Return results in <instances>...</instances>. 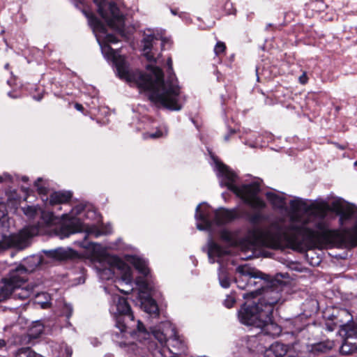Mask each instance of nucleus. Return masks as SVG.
<instances>
[{
    "label": "nucleus",
    "mask_w": 357,
    "mask_h": 357,
    "mask_svg": "<svg viewBox=\"0 0 357 357\" xmlns=\"http://www.w3.org/2000/svg\"><path fill=\"white\" fill-rule=\"evenodd\" d=\"M208 257L211 264L217 262L220 265L219 269H221L223 256L228 253L227 250L221 248L211 239L208 243Z\"/></svg>",
    "instance_id": "nucleus-15"
},
{
    "label": "nucleus",
    "mask_w": 357,
    "mask_h": 357,
    "mask_svg": "<svg viewBox=\"0 0 357 357\" xmlns=\"http://www.w3.org/2000/svg\"><path fill=\"white\" fill-rule=\"evenodd\" d=\"M57 347L59 350L54 353L53 355L55 357H71L73 354L71 347L65 344H62L61 345L55 344V349H57Z\"/></svg>",
    "instance_id": "nucleus-26"
},
{
    "label": "nucleus",
    "mask_w": 357,
    "mask_h": 357,
    "mask_svg": "<svg viewBox=\"0 0 357 357\" xmlns=\"http://www.w3.org/2000/svg\"><path fill=\"white\" fill-rule=\"evenodd\" d=\"M14 357H43L40 354L36 353L29 347L20 348L15 353Z\"/></svg>",
    "instance_id": "nucleus-28"
},
{
    "label": "nucleus",
    "mask_w": 357,
    "mask_h": 357,
    "mask_svg": "<svg viewBox=\"0 0 357 357\" xmlns=\"http://www.w3.org/2000/svg\"><path fill=\"white\" fill-rule=\"evenodd\" d=\"M266 344H268L263 338V334L259 333L256 335L248 337L246 340L247 348L253 353H263Z\"/></svg>",
    "instance_id": "nucleus-17"
},
{
    "label": "nucleus",
    "mask_w": 357,
    "mask_h": 357,
    "mask_svg": "<svg viewBox=\"0 0 357 357\" xmlns=\"http://www.w3.org/2000/svg\"><path fill=\"white\" fill-rule=\"evenodd\" d=\"M72 197L70 192H54L50 196L49 204L54 206L68 202Z\"/></svg>",
    "instance_id": "nucleus-23"
},
{
    "label": "nucleus",
    "mask_w": 357,
    "mask_h": 357,
    "mask_svg": "<svg viewBox=\"0 0 357 357\" xmlns=\"http://www.w3.org/2000/svg\"><path fill=\"white\" fill-rule=\"evenodd\" d=\"M121 292L124 293L125 295H128V293H129V291H121Z\"/></svg>",
    "instance_id": "nucleus-51"
},
{
    "label": "nucleus",
    "mask_w": 357,
    "mask_h": 357,
    "mask_svg": "<svg viewBox=\"0 0 357 357\" xmlns=\"http://www.w3.org/2000/svg\"><path fill=\"white\" fill-rule=\"evenodd\" d=\"M38 208L35 206H28L24 208V213L26 215L33 218L38 211ZM40 210L41 219L43 220L45 225L47 227H52L61 224L62 221L66 220L70 215L68 214L62 215L61 218L55 216L52 212L45 210Z\"/></svg>",
    "instance_id": "nucleus-11"
},
{
    "label": "nucleus",
    "mask_w": 357,
    "mask_h": 357,
    "mask_svg": "<svg viewBox=\"0 0 357 357\" xmlns=\"http://www.w3.org/2000/svg\"><path fill=\"white\" fill-rule=\"evenodd\" d=\"M266 196L273 207L280 209L285 208L286 202L283 195H278L273 192H268L266 193Z\"/></svg>",
    "instance_id": "nucleus-24"
},
{
    "label": "nucleus",
    "mask_w": 357,
    "mask_h": 357,
    "mask_svg": "<svg viewBox=\"0 0 357 357\" xmlns=\"http://www.w3.org/2000/svg\"><path fill=\"white\" fill-rule=\"evenodd\" d=\"M38 233V227L29 226L24 228L17 234L4 236L2 241L0 242V249H6L10 247L22 249L26 246L28 240Z\"/></svg>",
    "instance_id": "nucleus-10"
},
{
    "label": "nucleus",
    "mask_w": 357,
    "mask_h": 357,
    "mask_svg": "<svg viewBox=\"0 0 357 357\" xmlns=\"http://www.w3.org/2000/svg\"><path fill=\"white\" fill-rule=\"evenodd\" d=\"M104 357H114V356L112 354H107L104 356Z\"/></svg>",
    "instance_id": "nucleus-49"
},
{
    "label": "nucleus",
    "mask_w": 357,
    "mask_h": 357,
    "mask_svg": "<svg viewBox=\"0 0 357 357\" xmlns=\"http://www.w3.org/2000/svg\"><path fill=\"white\" fill-rule=\"evenodd\" d=\"M46 255L56 260H66L72 259L76 255V252L70 248H59L55 250L45 252Z\"/></svg>",
    "instance_id": "nucleus-20"
},
{
    "label": "nucleus",
    "mask_w": 357,
    "mask_h": 357,
    "mask_svg": "<svg viewBox=\"0 0 357 357\" xmlns=\"http://www.w3.org/2000/svg\"><path fill=\"white\" fill-rule=\"evenodd\" d=\"M341 313H342V314H347V315H348L349 317H351V316H350V314H348V312H347V311H346V310H342V311H341Z\"/></svg>",
    "instance_id": "nucleus-48"
},
{
    "label": "nucleus",
    "mask_w": 357,
    "mask_h": 357,
    "mask_svg": "<svg viewBox=\"0 0 357 357\" xmlns=\"http://www.w3.org/2000/svg\"><path fill=\"white\" fill-rule=\"evenodd\" d=\"M342 326H344L345 337L340 351L342 354L349 355L357 351V333L353 324L344 325L343 324Z\"/></svg>",
    "instance_id": "nucleus-13"
},
{
    "label": "nucleus",
    "mask_w": 357,
    "mask_h": 357,
    "mask_svg": "<svg viewBox=\"0 0 357 357\" xmlns=\"http://www.w3.org/2000/svg\"><path fill=\"white\" fill-rule=\"evenodd\" d=\"M63 313L69 319L73 314V307L70 304L65 303L63 307Z\"/></svg>",
    "instance_id": "nucleus-36"
},
{
    "label": "nucleus",
    "mask_w": 357,
    "mask_h": 357,
    "mask_svg": "<svg viewBox=\"0 0 357 357\" xmlns=\"http://www.w3.org/2000/svg\"><path fill=\"white\" fill-rule=\"evenodd\" d=\"M136 283L137 284H141V281L139 279H137V281H136Z\"/></svg>",
    "instance_id": "nucleus-50"
},
{
    "label": "nucleus",
    "mask_w": 357,
    "mask_h": 357,
    "mask_svg": "<svg viewBox=\"0 0 357 357\" xmlns=\"http://www.w3.org/2000/svg\"><path fill=\"white\" fill-rule=\"evenodd\" d=\"M16 291H0V303L15 299Z\"/></svg>",
    "instance_id": "nucleus-32"
},
{
    "label": "nucleus",
    "mask_w": 357,
    "mask_h": 357,
    "mask_svg": "<svg viewBox=\"0 0 357 357\" xmlns=\"http://www.w3.org/2000/svg\"><path fill=\"white\" fill-rule=\"evenodd\" d=\"M219 281L220 286L224 288L227 289L229 287L230 281L228 279V278L225 275H222V273H219Z\"/></svg>",
    "instance_id": "nucleus-35"
},
{
    "label": "nucleus",
    "mask_w": 357,
    "mask_h": 357,
    "mask_svg": "<svg viewBox=\"0 0 357 357\" xmlns=\"http://www.w3.org/2000/svg\"><path fill=\"white\" fill-rule=\"evenodd\" d=\"M225 44L222 42L218 41L214 47L215 54L216 56H220V54L225 52Z\"/></svg>",
    "instance_id": "nucleus-34"
},
{
    "label": "nucleus",
    "mask_w": 357,
    "mask_h": 357,
    "mask_svg": "<svg viewBox=\"0 0 357 357\" xmlns=\"http://www.w3.org/2000/svg\"><path fill=\"white\" fill-rule=\"evenodd\" d=\"M3 353L2 352H0V356H2Z\"/></svg>",
    "instance_id": "nucleus-56"
},
{
    "label": "nucleus",
    "mask_w": 357,
    "mask_h": 357,
    "mask_svg": "<svg viewBox=\"0 0 357 357\" xmlns=\"http://www.w3.org/2000/svg\"><path fill=\"white\" fill-rule=\"evenodd\" d=\"M245 299L257 300L248 304V301L243 305L238 312L240 321L248 326L259 328L260 334L267 344L269 339L278 336L281 327L273 321L272 314L274 305L281 301V291H249L243 294Z\"/></svg>",
    "instance_id": "nucleus-3"
},
{
    "label": "nucleus",
    "mask_w": 357,
    "mask_h": 357,
    "mask_svg": "<svg viewBox=\"0 0 357 357\" xmlns=\"http://www.w3.org/2000/svg\"><path fill=\"white\" fill-rule=\"evenodd\" d=\"M82 210H83L82 206H76L75 208H73V210L71 211V216L80 213Z\"/></svg>",
    "instance_id": "nucleus-40"
},
{
    "label": "nucleus",
    "mask_w": 357,
    "mask_h": 357,
    "mask_svg": "<svg viewBox=\"0 0 357 357\" xmlns=\"http://www.w3.org/2000/svg\"><path fill=\"white\" fill-rule=\"evenodd\" d=\"M342 326H344L345 337L340 351L342 354L349 355L357 351V333L353 324L344 325L343 324Z\"/></svg>",
    "instance_id": "nucleus-12"
},
{
    "label": "nucleus",
    "mask_w": 357,
    "mask_h": 357,
    "mask_svg": "<svg viewBox=\"0 0 357 357\" xmlns=\"http://www.w3.org/2000/svg\"><path fill=\"white\" fill-rule=\"evenodd\" d=\"M168 130L165 127L159 128L157 131L153 133H145L144 134V139L153 138L157 139L165 137L167 135Z\"/></svg>",
    "instance_id": "nucleus-29"
},
{
    "label": "nucleus",
    "mask_w": 357,
    "mask_h": 357,
    "mask_svg": "<svg viewBox=\"0 0 357 357\" xmlns=\"http://www.w3.org/2000/svg\"><path fill=\"white\" fill-rule=\"evenodd\" d=\"M11 177L8 174H3L2 176L0 175V183L6 181V180H10Z\"/></svg>",
    "instance_id": "nucleus-41"
},
{
    "label": "nucleus",
    "mask_w": 357,
    "mask_h": 357,
    "mask_svg": "<svg viewBox=\"0 0 357 357\" xmlns=\"http://www.w3.org/2000/svg\"><path fill=\"white\" fill-rule=\"evenodd\" d=\"M220 235L221 239H222L223 241H225L229 243H231V244H233L235 243L233 234L231 233L230 231H229L228 230L222 229L220 231Z\"/></svg>",
    "instance_id": "nucleus-30"
},
{
    "label": "nucleus",
    "mask_w": 357,
    "mask_h": 357,
    "mask_svg": "<svg viewBox=\"0 0 357 357\" xmlns=\"http://www.w3.org/2000/svg\"><path fill=\"white\" fill-rule=\"evenodd\" d=\"M289 206V225L276 221L265 228L252 229L247 236L248 243L253 247L275 249L322 248L342 241L344 236L338 229H330L324 220L327 213L331 211L339 215L341 225L354 213L352 205L340 198L334 199L331 205L324 201L307 205L303 199L295 198Z\"/></svg>",
    "instance_id": "nucleus-1"
},
{
    "label": "nucleus",
    "mask_w": 357,
    "mask_h": 357,
    "mask_svg": "<svg viewBox=\"0 0 357 357\" xmlns=\"http://www.w3.org/2000/svg\"><path fill=\"white\" fill-rule=\"evenodd\" d=\"M236 303V295L234 291H231L224 301V305L227 308H231Z\"/></svg>",
    "instance_id": "nucleus-33"
},
{
    "label": "nucleus",
    "mask_w": 357,
    "mask_h": 357,
    "mask_svg": "<svg viewBox=\"0 0 357 357\" xmlns=\"http://www.w3.org/2000/svg\"><path fill=\"white\" fill-rule=\"evenodd\" d=\"M75 107L79 111H82L83 109V106L79 103H76L75 105Z\"/></svg>",
    "instance_id": "nucleus-43"
},
{
    "label": "nucleus",
    "mask_w": 357,
    "mask_h": 357,
    "mask_svg": "<svg viewBox=\"0 0 357 357\" xmlns=\"http://www.w3.org/2000/svg\"><path fill=\"white\" fill-rule=\"evenodd\" d=\"M158 40L153 35L146 36L143 40V54L149 61L156 62L157 57L153 51L155 40Z\"/></svg>",
    "instance_id": "nucleus-19"
},
{
    "label": "nucleus",
    "mask_w": 357,
    "mask_h": 357,
    "mask_svg": "<svg viewBox=\"0 0 357 357\" xmlns=\"http://www.w3.org/2000/svg\"><path fill=\"white\" fill-rule=\"evenodd\" d=\"M6 351H7L6 342L3 339H0V352H2L3 354V353L6 352Z\"/></svg>",
    "instance_id": "nucleus-39"
},
{
    "label": "nucleus",
    "mask_w": 357,
    "mask_h": 357,
    "mask_svg": "<svg viewBox=\"0 0 357 357\" xmlns=\"http://www.w3.org/2000/svg\"><path fill=\"white\" fill-rule=\"evenodd\" d=\"M75 6L79 8L88 19L89 26L93 29L100 46L105 58L114 64L119 77L130 84H135L141 90L147 91L149 99L156 105H162L174 111L181 109L185 102V96L181 92L172 67L171 57L167 59V74L164 79L162 70L152 65L147 66L149 73L140 71H130L124 57L114 51L109 43H116L118 40L113 34L107 33V28L91 12L85 8L84 0H75ZM97 11L105 21L107 26L126 37L125 31V16L117 4L112 0H93Z\"/></svg>",
    "instance_id": "nucleus-2"
},
{
    "label": "nucleus",
    "mask_w": 357,
    "mask_h": 357,
    "mask_svg": "<svg viewBox=\"0 0 357 357\" xmlns=\"http://www.w3.org/2000/svg\"><path fill=\"white\" fill-rule=\"evenodd\" d=\"M151 291H137V303L140 307L151 317L155 318L159 314L158 306L152 298Z\"/></svg>",
    "instance_id": "nucleus-14"
},
{
    "label": "nucleus",
    "mask_w": 357,
    "mask_h": 357,
    "mask_svg": "<svg viewBox=\"0 0 357 357\" xmlns=\"http://www.w3.org/2000/svg\"><path fill=\"white\" fill-rule=\"evenodd\" d=\"M354 165L357 166V160L354 162Z\"/></svg>",
    "instance_id": "nucleus-54"
},
{
    "label": "nucleus",
    "mask_w": 357,
    "mask_h": 357,
    "mask_svg": "<svg viewBox=\"0 0 357 357\" xmlns=\"http://www.w3.org/2000/svg\"><path fill=\"white\" fill-rule=\"evenodd\" d=\"M236 271L239 274L236 279L237 287L241 290H250L252 287H255L253 290H267L285 287L290 283V278L287 273H278L274 277L261 274V277L257 278L252 275L250 268L246 265L238 266Z\"/></svg>",
    "instance_id": "nucleus-5"
},
{
    "label": "nucleus",
    "mask_w": 357,
    "mask_h": 357,
    "mask_svg": "<svg viewBox=\"0 0 357 357\" xmlns=\"http://www.w3.org/2000/svg\"><path fill=\"white\" fill-rule=\"evenodd\" d=\"M141 287H144V288H146V290H149V287L146 286V284H145V282H142V284H141Z\"/></svg>",
    "instance_id": "nucleus-46"
},
{
    "label": "nucleus",
    "mask_w": 357,
    "mask_h": 357,
    "mask_svg": "<svg viewBox=\"0 0 357 357\" xmlns=\"http://www.w3.org/2000/svg\"><path fill=\"white\" fill-rule=\"evenodd\" d=\"M125 260L126 262L132 264L139 273L144 276H147L149 274L147 262L144 259L135 255H126Z\"/></svg>",
    "instance_id": "nucleus-21"
},
{
    "label": "nucleus",
    "mask_w": 357,
    "mask_h": 357,
    "mask_svg": "<svg viewBox=\"0 0 357 357\" xmlns=\"http://www.w3.org/2000/svg\"><path fill=\"white\" fill-rule=\"evenodd\" d=\"M85 281V279L82 277L79 278L78 283H84Z\"/></svg>",
    "instance_id": "nucleus-45"
},
{
    "label": "nucleus",
    "mask_w": 357,
    "mask_h": 357,
    "mask_svg": "<svg viewBox=\"0 0 357 357\" xmlns=\"http://www.w3.org/2000/svg\"><path fill=\"white\" fill-rule=\"evenodd\" d=\"M211 210L210 206L205 204H201L197 206L195 218L201 222L197 223V227L199 230H211L213 223L222 225L234 220L236 218V213L233 211L225 208L215 211L213 222L211 220Z\"/></svg>",
    "instance_id": "nucleus-6"
},
{
    "label": "nucleus",
    "mask_w": 357,
    "mask_h": 357,
    "mask_svg": "<svg viewBox=\"0 0 357 357\" xmlns=\"http://www.w3.org/2000/svg\"><path fill=\"white\" fill-rule=\"evenodd\" d=\"M346 235L349 236L354 245H357V222L353 228L347 231Z\"/></svg>",
    "instance_id": "nucleus-31"
},
{
    "label": "nucleus",
    "mask_w": 357,
    "mask_h": 357,
    "mask_svg": "<svg viewBox=\"0 0 357 357\" xmlns=\"http://www.w3.org/2000/svg\"><path fill=\"white\" fill-rule=\"evenodd\" d=\"M333 346L334 342L333 341L326 340L312 344L309 349V351L310 353L314 355H318L319 354L329 351L333 347Z\"/></svg>",
    "instance_id": "nucleus-22"
},
{
    "label": "nucleus",
    "mask_w": 357,
    "mask_h": 357,
    "mask_svg": "<svg viewBox=\"0 0 357 357\" xmlns=\"http://www.w3.org/2000/svg\"><path fill=\"white\" fill-rule=\"evenodd\" d=\"M215 169L221 185L226 186L254 208L261 209L265 207L264 202L257 197L260 190L257 182L237 186L235 184L237 176L227 166L215 161Z\"/></svg>",
    "instance_id": "nucleus-4"
},
{
    "label": "nucleus",
    "mask_w": 357,
    "mask_h": 357,
    "mask_svg": "<svg viewBox=\"0 0 357 357\" xmlns=\"http://www.w3.org/2000/svg\"><path fill=\"white\" fill-rule=\"evenodd\" d=\"M85 231L89 235H93L95 237H98L101 235H107L112 233V227L110 225L102 227L101 229H98L94 225H86L82 223L79 220L76 218H71L70 224L65 225L61 224L59 229L55 230V234L61 238L68 237L70 235Z\"/></svg>",
    "instance_id": "nucleus-9"
},
{
    "label": "nucleus",
    "mask_w": 357,
    "mask_h": 357,
    "mask_svg": "<svg viewBox=\"0 0 357 357\" xmlns=\"http://www.w3.org/2000/svg\"><path fill=\"white\" fill-rule=\"evenodd\" d=\"M22 180L24 181H27V178L26 177H23Z\"/></svg>",
    "instance_id": "nucleus-53"
},
{
    "label": "nucleus",
    "mask_w": 357,
    "mask_h": 357,
    "mask_svg": "<svg viewBox=\"0 0 357 357\" xmlns=\"http://www.w3.org/2000/svg\"><path fill=\"white\" fill-rule=\"evenodd\" d=\"M299 81L303 84H305L307 82V77L305 73H303L301 76L299 77Z\"/></svg>",
    "instance_id": "nucleus-42"
},
{
    "label": "nucleus",
    "mask_w": 357,
    "mask_h": 357,
    "mask_svg": "<svg viewBox=\"0 0 357 357\" xmlns=\"http://www.w3.org/2000/svg\"><path fill=\"white\" fill-rule=\"evenodd\" d=\"M92 344L94 346H98L100 344V342H98V340L97 339H94V342H92Z\"/></svg>",
    "instance_id": "nucleus-44"
},
{
    "label": "nucleus",
    "mask_w": 357,
    "mask_h": 357,
    "mask_svg": "<svg viewBox=\"0 0 357 357\" xmlns=\"http://www.w3.org/2000/svg\"><path fill=\"white\" fill-rule=\"evenodd\" d=\"M4 285L0 288V290H16L22 289L24 290L25 288L22 287V285L25 282V280L17 275V272H13L10 274L8 278H4L3 280Z\"/></svg>",
    "instance_id": "nucleus-18"
},
{
    "label": "nucleus",
    "mask_w": 357,
    "mask_h": 357,
    "mask_svg": "<svg viewBox=\"0 0 357 357\" xmlns=\"http://www.w3.org/2000/svg\"><path fill=\"white\" fill-rule=\"evenodd\" d=\"M41 181L42 179L38 178L35 182V186L37 188L38 193L45 195L47 193V189L45 187L40 186L39 183L41 182Z\"/></svg>",
    "instance_id": "nucleus-37"
},
{
    "label": "nucleus",
    "mask_w": 357,
    "mask_h": 357,
    "mask_svg": "<svg viewBox=\"0 0 357 357\" xmlns=\"http://www.w3.org/2000/svg\"><path fill=\"white\" fill-rule=\"evenodd\" d=\"M42 98V97H39L37 100H40Z\"/></svg>",
    "instance_id": "nucleus-55"
},
{
    "label": "nucleus",
    "mask_w": 357,
    "mask_h": 357,
    "mask_svg": "<svg viewBox=\"0 0 357 357\" xmlns=\"http://www.w3.org/2000/svg\"><path fill=\"white\" fill-rule=\"evenodd\" d=\"M160 39H161V40H162L161 45H162V46H164V45H165V42H166V39H165V38H161Z\"/></svg>",
    "instance_id": "nucleus-47"
},
{
    "label": "nucleus",
    "mask_w": 357,
    "mask_h": 357,
    "mask_svg": "<svg viewBox=\"0 0 357 357\" xmlns=\"http://www.w3.org/2000/svg\"><path fill=\"white\" fill-rule=\"evenodd\" d=\"M153 338L159 342H166L167 347L180 354L184 352L186 346L178 335L175 326L169 321H162L160 325L154 326L152 329Z\"/></svg>",
    "instance_id": "nucleus-8"
},
{
    "label": "nucleus",
    "mask_w": 357,
    "mask_h": 357,
    "mask_svg": "<svg viewBox=\"0 0 357 357\" xmlns=\"http://www.w3.org/2000/svg\"><path fill=\"white\" fill-rule=\"evenodd\" d=\"M8 66H9V64H8V63H6V64L5 65V68H6V69H8Z\"/></svg>",
    "instance_id": "nucleus-52"
},
{
    "label": "nucleus",
    "mask_w": 357,
    "mask_h": 357,
    "mask_svg": "<svg viewBox=\"0 0 357 357\" xmlns=\"http://www.w3.org/2000/svg\"><path fill=\"white\" fill-rule=\"evenodd\" d=\"M97 266V272L102 280H109L114 275V269L116 268L121 275V280L126 284L132 282V271L122 259L114 255L103 256L102 261Z\"/></svg>",
    "instance_id": "nucleus-7"
},
{
    "label": "nucleus",
    "mask_w": 357,
    "mask_h": 357,
    "mask_svg": "<svg viewBox=\"0 0 357 357\" xmlns=\"http://www.w3.org/2000/svg\"><path fill=\"white\" fill-rule=\"evenodd\" d=\"M289 347L282 343L275 342L268 348L264 349V357H294L288 354Z\"/></svg>",
    "instance_id": "nucleus-16"
},
{
    "label": "nucleus",
    "mask_w": 357,
    "mask_h": 357,
    "mask_svg": "<svg viewBox=\"0 0 357 357\" xmlns=\"http://www.w3.org/2000/svg\"><path fill=\"white\" fill-rule=\"evenodd\" d=\"M44 331V326L42 323L37 321L33 324L29 330V335L33 338L38 337Z\"/></svg>",
    "instance_id": "nucleus-27"
},
{
    "label": "nucleus",
    "mask_w": 357,
    "mask_h": 357,
    "mask_svg": "<svg viewBox=\"0 0 357 357\" xmlns=\"http://www.w3.org/2000/svg\"><path fill=\"white\" fill-rule=\"evenodd\" d=\"M51 297L48 291H38L35 296V303L41 308L46 309L51 306Z\"/></svg>",
    "instance_id": "nucleus-25"
},
{
    "label": "nucleus",
    "mask_w": 357,
    "mask_h": 357,
    "mask_svg": "<svg viewBox=\"0 0 357 357\" xmlns=\"http://www.w3.org/2000/svg\"><path fill=\"white\" fill-rule=\"evenodd\" d=\"M29 293H30V291H22L21 293H20L18 294H16L15 300L20 299L21 301H24L26 298L29 297V296H30Z\"/></svg>",
    "instance_id": "nucleus-38"
}]
</instances>
